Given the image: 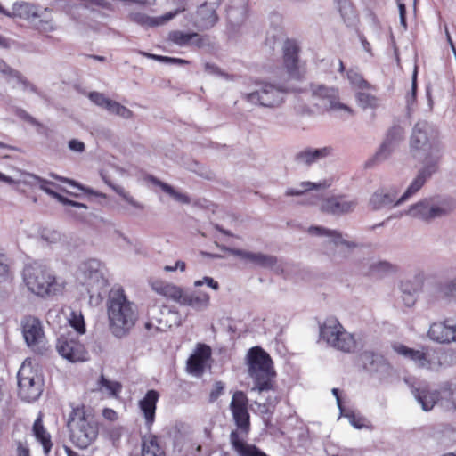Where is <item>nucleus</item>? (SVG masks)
<instances>
[{"label":"nucleus","instance_id":"27","mask_svg":"<svg viewBox=\"0 0 456 456\" xmlns=\"http://www.w3.org/2000/svg\"><path fill=\"white\" fill-rule=\"evenodd\" d=\"M429 126L426 122H418L412 131L411 137V151L431 150L434 145L429 143Z\"/></svg>","mask_w":456,"mask_h":456},{"label":"nucleus","instance_id":"40","mask_svg":"<svg viewBox=\"0 0 456 456\" xmlns=\"http://www.w3.org/2000/svg\"><path fill=\"white\" fill-rule=\"evenodd\" d=\"M330 184H328L326 183H311V182H304V183H301L302 189L297 190V189L289 188V189L287 190L286 195L287 196H298V195L303 194L305 191H311V190H314V189H318V188H321V187L326 188Z\"/></svg>","mask_w":456,"mask_h":456},{"label":"nucleus","instance_id":"21","mask_svg":"<svg viewBox=\"0 0 456 456\" xmlns=\"http://www.w3.org/2000/svg\"><path fill=\"white\" fill-rule=\"evenodd\" d=\"M403 128L399 126H393L387 134V137L381 144L372 159L366 163L367 167H371L376 162L386 159L392 152L394 143L403 138Z\"/></svg>","mask_w":456,"mask_h":456},{"label":"nucleus","instance_id":"44","mask_svg":"<svg viewBox=\"0 0 456 456\" xmlns=\"http://www.w3.org/2000/svg\"><path fill=\"white\" fill-rule=\"evenodd\" d=\"M88 97L94 104L104 109H106L107 105H109V102L111 100L99 92H91Z\"/></svg>","mask_w":456,"mask_h":456},{"label":"nucleus","instance_id":"62","mask_svg":"<svg viewBox=\"0 0 456 456\" xmlns=\"http://www.w3.org/2000/svg\"><path fill=\"white\" fill-rule=\"evenodd\" d=\"M416 89H417V84H416V75H415L414 77H413L412 88H411V98H412V100H415Z\"/></svg>","mask_w":456,"mask_h":456},{"label":"nucleus","instance_id":"57","mask_svg":"<svg viewBox=\"0 0 456 456\" xmlns=\"http://www.w3.org/2000/svg\"><path fill=\"white\" fill-rule=\"evenodd\" d=\"M374 268L378 272H388V271H391L394 269L393 266L389 263H387V262H381V263L378 264L377 265H375Z\"/></svg>","mask_w":456,"mask_h":456},{"label":"nucleus","instance_id":"55","mask_svg":"<svg viewBox=\"0 0 456 456\" xmlns=\"http://www.w3.org/2000/svg\"><path fill=\"white\" fill-rule=\"evenodd\" d=\"M119 107H121V104L119 102L110 100L109 105H107L106 107V110L110 113L118 115Z\"/></svg>","mask_w":456,"mask_h":456},{"label":"nucleus","instance_id":"45","mask_svg":"<svg viewBox=\"0 0 456 456\" xmlns=\"http://www.w3.org/2000/svg\"><path fill=\"white\" fill-rule=\"evenodd\" d=\"M224 384L222 381H216L213 385V388L209 393V402H216L221 395L224 394Z\"/></svg>","mask_w":456,"mask_h":456},{"label":"nucleus","instance_id":"63","mask_svg":"<svg viewBox=\"0 0 456 456\" xmlns=\"http://www.w3.org/2000/svg\"><path fill=\"white\" fill-rule=\"evenodd\" d=\"M8 40L0 35V46L2 47H8Z\"/></svg>","mask_w":456,"mask_h":456},{"label":"nucleus","instance_id":"54","mask_svg":"<svg viewBox=\"0 0 456 456\" xmlns=\"http://www.w3.org/2000/svg\"><path fill=\"white\" fill-rule=\"evenodd\" d=\"M186 268V265L183 261H177L174 266L171 265H166L164 267V270L166 272H174L177 269H180L182 272L184 271Z\"/></svg>","mask_w":456,"mask_h":456},{"label":"nucleus","instance_id":"34","mask_svg":"<svg viewBox=\"0 0 456 456\" xmlns=\"http://www.w3.org/2000/svg\"><path fill=\"white\" fill-rule=\"evenodd\" d=\"M98 388L100 391L105 390L109 397L119 398L123 387L120 382L110 380L102 374L98 380Z\"/></svg>","mask_w":456,"mask_h":456},{"label":"nucleus","instance_id":"1","mask_svg":"<svg viewBox=\"0 0 456 456\" xmlns=\"http://www.w3.org/2000/svg\"><path fill=\"white\" fill-rule=\"evenodd\" d=\"M67 428L73 444L86 449L98 437L99 424L93 411L85 404H72L67 419Z\"/></svg>","mask_w":456,"mask_h":456},{"label":"nucleus","instance_id":"12","mask_svg":"<svg viewBox=\"0 0 456 456\" xmlns=\"http://www.w3.org/2000/svg\"><path fill=\"white\" fill-rule=\"evenodd\" d=\"M200 4L191 16V22L200 30L208 29L218 20L216 9L222 0H199Z\"/></svg>","mask_w":456,"mask_h":456},{"label":"nucleus","instance_id":"31","mask_svg":"<svg viewBox=\"0 0 456 456\" xmlns=\"http://www.w3.org/2000/svg\"><path fill=\"white\" fill-rule=\"evenodd\" d=\"M331 152L330 147H324L321 149H306L298 152L296 155V160L299 163L311 165L320 159L325 158Z\"/></svg>","mask_w":456,"mask_h":456},{"label":"nucleus","instance_id":"25","mask_svg":"<svg viewBox=\"0 0 456 456\" xmlns=\"http://www.w3.org/2000/svg\"><path fill=\"white\" fill-rule=\"evenodd\" d=\"M232 254L245 261L263 268H273L277 264V258L273 256L260 252H250L243 249H233Z\"/></svg>","mask_w":456,"mask_h":456},{"label":"nucleus","instance_id":"38","mask_svg":"<svg viewBox=\"0 0 456 456\" xmlns=\"http://www.w3.org/2000/svg\"><path fill=\"white\" fill-rule=\"evenodd\" d=\"M355 98L362 109H376L379 106V99L370 93L358 92Z\"/></svg>","mask_w":456,"mask_h":456},{"label":"nucleus","instance_id":"4","mask_svg":"<svg viewBox=\"0 0 456 456\" xmlns=\"http://www.w3.org/2000/svg\"><path fill=\"white\" fill-rule=\"evenodd\" d=\"M436 162L425 166L421 170H419L417 177L412 181L405 192L397 200L395 191H385L383 189L377 191L373 193L370 200V205L371 208L377 210L382 208H390L405 201L422 188L427 179L436 171Z\"/></svg>","mask_w":456,"mask_h":456},{"label":"nucleus","instance_id":"49","mask_svg":"<svg viewBox=\"0 0 456 456\" xmlns=\"http://www.w3.org/2000/svg\"><path fill=\"white\" fill-rule=\"evenodd\" d=\"M69 148L72 151L83 152L86 150V145L79 140L72 139L69 142Z\"/></svg>","mask_w":456,"mask_h":456},{"label":"nucleus","instance_id":"60","mask_svg":"<svg viewBox=\"0 0 456 456\" xmlns=\"http://www.w3.org/2000/svg\"><path fill=\"white\" fill-rule=\"evenodd\" d=\"M191 62L187 60L174 57L173 64L189 65Z\"/></svg>","mask_w":456,"mask_h":456},{"label":"nucleus","instance_id":"39","mask_svg":"<svg viewBox=\"0 0 456 456\" xmlns=\"http://www.w3.org/2000/svg\"><path fill=\"white\" fill-rule=\"evenodd\" d=\"M347 79L349 80L352 86L362 89V90H368L371 88L370 84L363 78V77L353 69H349L346 72Z\"/></svg>","mask_w":456,"mask_h":456},{"label":"nucleus","instance_id":"29","mask_svg":"<svg viewBox=\"0 0 456 456\" xmlns=\"http://www.w3.org/2000/svg\"><path fill=\"white\" fill-rule=\"evenodd\" d=\"M32 432L36 439L42 444L44 452L48 454L53 447L51 435L43 423V414L40 412L34 421Z\"/></svg>","mask_w":456,"mask_h":456},{"label":"nucleus","instance_id":"46","mask_svg":"<svg viewBox=\"0 0 456 456\" xmlns=\"http://www.w3.org/2000/svg\"><path fill=\"white\" fill-rule=\"evenodd\" d=\"M100 263L96 260H89L82 265L81 270L85 274L89 273V276H92L93 273H98Z\"/></svg>","mask_w":456,"mask_h":456},{"label":"nucleus","instance_id":"30","mask_svg":"<svg viewBox=\"0 0 456 456\" xmlns=\"http://www.w3.org/2000/svg\"><path fill=\"white\" fill-rule=\"evenodd\" d=\"M210 297L206 292H191L185 293L182 291L181 298L178 304L182 305L191 306L195 309L206 308L209 305Z\"/></svg>","mask_w":456,"mask_h":456},{"label":"nucleus","instance_id":"61","mask_svg":"<svg viewBox=\"0 0 456 456\" xmlns=\"http://www.w3.org/2000/svg\"><path fill=\"white\" fill-rule=\"evenodd\" d=\"M352 424L357 428H361L363 427L362 419L361 418H354L352 419Z\"/></svg>","mask_w":456,"mask_h":456},{"label":"nucleus","instance_id":"7","mask_svg":"<svg viewBox=\"0 0 456 456\" xmlns=\"http://www.w3.org/2000/svg\"><path fill=\"white\" fill-rule=\"evenodd\" d=\"M20 327L28 346L37 354H45L49 350L41 321L35 316L22 318Z\"/></svg>","mask_w":456,"mask_h":456},{"label":"nucleus","instance_id":"8","mask_svg":"<svg viewBox=\"0 0 456 456\" xmlns=\"http://www.w3.org/2000/svg\"><path fill=\"white\" fill-rule=\"evenodd\" d=\"M19 395L21 399L32 402L37 400L42 391V379L33 370L31 361L26 360L18 371Z\"/></svg>","mask_w":456,"mask_h":456},{"label":"nucleus","instance_id":"33","mask_svg":"<svg viewBox=\"0 0 456 456\" xmlns=\"http://www.w3.org/2000/svg\"><path fill=\"white\" fill-rule=\"evenodd\" d=\"M309 232L314 235H325L328 237H331L336 245L341 244L345 245L348 248H355L356 244L354 242H350L342 238V234L336 230H330L323 227L319 226H312L309 228Z\"/></svg>","mask_w":456,"mask_h":456},{"label":"nucleus","instance_id":"51","mask_svg":"<svg viewBox=\"0 0 456 456\" xmlns=\"http://www.w3.org/2000/svg\"><path fill=\"white\" fill-rule=\"evenodd\" d=\"M203 283H206L208 286H209L213 289H218V288H219L218 282L210 277H204L203 281H195V286H201Z\"/></svg>","mask_w":456,"mask_h":456},{"label":"nucleus","instance_id":"48","mask_svg":"<svg viewBox=\"0 0 456 456\" xmlns=\"http://www.w3.org/2000/svg\"><path fill=\"white\" fill-rule=\"evenodd\" d=\"M420 289V283L411 284L410 281H404L401 284V289L404 294L412 296Z\"/></svg>","mask_w":456,"mask_h":456},{"label":"nucleus","instance_id":"58","mask_svg":"<svg viewBox=\"0 0 456 456\" xmlns=\"http://www.w3.org/2000/svg\"><path fill=\"white\" fill-rule=\"evenodd\" d=\"M139 53L146 58L152 59V60L159 61V62H162V60H163V55L150 53H146L143 51H139Z\"/></svg>","mask_w":456,"mask_h":456},{"label":"nucleus","instance_id":"20","mask_svg":"<svg viewBox=\"0 0 456 456\" xmlns=\"http://www.w3.org/2000/svg\"><path fill=\"white\" fill-rule=\"evenodd\" d=\"M356 206V200H348L346 196L338 195L325 199L321 210L332 215H344L352 212Z\"/></svg>","mask_w":456,"mask_h":456},{"label":"nucleus","instance_id":"23","mask_svg":"<svg viewBox=\"0 0 456 456\" xmlns=\"http://www.w3.org/2000/svg\"><path fill=\"white\" fill-rule=\"evenodd\" d=\"M142 456H166L165 444L162 438L155 434H146L141 442Z\"/></svg>","mask_w":456,"mask_h":456},{"label":"nucleus","instance_id":"28","mask_svg":"<svg viewBox=\"0 0 456 456\" xmlns=\"http://www.w3.org/2000/svg\"><path fill=\"white\" fill-rule=\"evenodd\" d=\"M428 337L439 343H449L455 341L454 326L449 325L447 322H434L428 330Z\"/></svg>","mask_w":456,"mask_h":456},{"label":"nucleus","instance_id":"42","mask_svg":"<svg viewBox=\"0 0 456 456\" xmlns=\"http://www.w3.org/2000/svg\"><path fill=\"white\" fill-rule=\"evenodd\" d=\"M152 182L156 185L159 186L164 192H166V193L169 194L170 196L174 197L175 200H181V201H183V202H189V199H188L187 196L183 195V194L175 191V189L172 186H170L169 184L165 183H163V182H161V181H159V180H158L156 178H152Z\"/></svg>","mask_w":456,"mask_h":456},{"label":"nucleus","instance_id":"19","mask_svg":"<svg viewBox=\"0 0 456 456\" xmlns=\"http://www.w3.org/2000/svg\"><path fill=\"white\" fill-rule=\"evenodd\" d=\"M160 395L155 389L146 392L144 396L138 402L139 409L143 416L145 426L150 430L155 422L157 403Z\"/></svg>","mask_w":456,"mask_h":456},{"label":"nucleus","instance_id":"35","mask_svg":"<svg viewBox=\"0 0 456 456\" xmlns=\"http://www.w3.org/2000/svg\"><path fill=\"white\" fill-rule=\"evenodd\" d=\"M34 10L35 6L26 2L15 3L12 6L13 15L24 19L37 16Z\"/></svg>","mask_w":456,"mask_h":456},{"label":"nucleus","instance_id":"10","mask_svg":"<svg viewBox=\"0 0 456 456\" xmlns=\"http://www.w3.org/2000/svg\"><path fill=\"white\" fill-rule=\"evenodd\" d=\"M285 91L270 83H261L259 89L247 94L244 99L256 105L266 108L279 107L284 101Z\"/></svg>","mask_w":456,"mask_h":456},{"label":"nucleus","instance_id":"59","mask_svg":"<svg viewBox=\"0 0 456 456\" xmlns=\"http://www.w3.org/2000/svg\"><path fill=\"white\" fill-rule=\"evenodd\" d=\"M449 400L456 409V387L450 390Z\"/></svg>","mask_w":456,"mask_h":456},{"label":"nucleus","instance_id":"32","mask_svg":"<svg viewBox=\"0 0 456 456\" xmlns=\"http://www.w3.org/2000/svg\"><path fill=\"white\" fill-rule=\"evenodd\" d=\"M0 72L8 81H10V79H15L17 84L20 85L24 90L37 92V88L33 84L23 77L20 71L11 68L6 63L3 62L2 66H0Z\"/></svg>","mask_w":456,"mask_h":456},{"label":"nucleus","instance_id":"36","mask_svg":"<svg viewBox=\"0 0 456 456\" xmlns=\"http://www.w3.org/2000/svg\"><path fill=\"white\" fill-rule=\"evenodd\" d=\"M338 12L345 22L352 20L356 16L354 4L350 0H337Z\"/></svg>","mask_w":456,"mask_h":456},{"label":"nucleus","instance_id":"5","mask_svg":"<svg viewBox=\"0 0 456 456\" xmlns=\"http://www.w3.org/2000/svg\"><path fill=\"white\" fill-rule=\"evenodd\" d=\"M23 280L28 289L41 297L55 295L60 290L55 276L41 265L25 268Z\"/></svg>","mask_w":456,"mask_h":456},{"label":"nucleus","instance_id":"3","mask_svg":"<svg viewBox=\"0 0 456 456\" xmlns=\"http://www.w3.org/2000/svg\"><path fill=\"white\" fill-rule=\"evenodd\" d=\"M248 375L253 381L252 390L258 393L274 391L276 370L271 356L260 346L251 347L246 355Z\"/></svg>","mask_w":456,"mask_h":456},{"label":"nucleus","instance_id":"43","mask_svg":"<svg viewBox=\"0 0 456 456\" xmlns=\"http://www.w3.org/2000/svg\"><path fill=\"white\" fill-rule=\"evenodd\" d=\"M70 326L79 334L86 333V323L80 313L72 312L69 320Z\"/></svg>","mask_w":456,"mask_h":456},{"label":"nucleus","instance_id":"47","mask_svg":"<svg viewBox=\"0 0 456 456\" xmlns=\"http://www.w3.org/2000/svg\"><path fill=\"white\" fill-rule=\"evenodd\" d=\"M9 277V266L5 256L0 252V283L5 281Z\"/></svg>","mask_w":456,"mask_h":456},{"label":"nucleus","instance_id":"24","mask_svg":"<svg viewBox=\"0 0 456 456\" xmlns=\"http://www.w3.org/2000/svg\"><path fill=\"white\" fill-rule=\"evenodd\" d=\"M168 40L178 46H196L200 48L205 45V39L196 32H183L172 30L168 34Z\"/></svg>","mask_w":456,"mask_h":456},{"label":"nucleus","instance_id":"14","mask_svg":"<svg viewBox=\"0 0 456 456\" xmlns=\"http://www.w3.org/2000/svg\"><path fill=\"white\" fill-rule=\"evenodd\" d=\"M300 47L294 39H287L282 48V62L283 66L289 75L295 79H301L304 72L300 70L299 63Z\"/></svg>","mask_w":456,"mask_h":456},{"label":"nucleus","instance_id":"50","mask_svg":"<svg viewBox=\"0 0 456 456\" xmlns=\"http://www.w3.org/2000/svg\"><path fill=\"white\" fill-rule=\"evenodd\" d=\"M102 416L109 421H116L118 419L117 411L111 408H104L102 410Z\"/></svg>","mask_w":456,"mask_h":456},{"label":"nucleus","instance_id":"56","mask_svg":"<svg viewBox=\"0 0 456 456\" xmlns=\"http://www.w3.org/2000/svg\"><path fill=\"white\" fill-rule=\"evenodd\" d=\"M118 116H120L124 118H130L133 117V112L126 106L121 105V107H119Z\"/></svg>","mask_w":456,"mask_h":456},{"label":"nucleus","instance_id":"16","mask_svg":"<svg viewBox=\"0 0 456 456\" xmlns=\"http://www.w3.org/2000/svg\"><path fill=\"white\" fill-rule=\"evenodd\" d=\"M312 94L314 97L327 101L326 110H344L350 116L354 114V110L339 102L338 89L336 87H329L323 85H312Z\"/></svg>","mask_w":456,"mask_h":456},{"label":"nucleus","instance_id":"6","mask_svg":"<svg viewBox=\"0 0 456 456\" xmlns=\"http://www.w3.org/2000/svg\"><path fill=\"white\" fill-rule=\"evenodd\" d=\"M321 337L330 346L343 352H351L355 347V340L340 324L338 319L330 317L321 326Z\"/></svg>","mask_w":456,"mask_h":456},{"label":"nucleus","instance_id":"11","mask_svg":"<svg viewBox=\"0 0 456 456\" xmlns=\"http://www.w3.org/2000/svg\"><path fill=\"white\" fill-rule=\"evenodd\" d=\"M56 349L60 355L71 362L88 360V353L85 346L78 340L76 335L70 332L59 337Z\"/></svg>","mask_w":456,"mask_h":456},{"label":"nucleus","instance_id":"18","mask_svg":"<svg viewBox=\"0 0 456 456\" xmlns=\"http://www.w3.org/2000/svg\"><path fill=\"white\" fill-rule=\"evenodd\" d=\"M393 349L399 355L412 361L419 368L430 369L432 367L428 348L413 349L403 344L397 343L393 346Z\"/></svg>","mask_w":456,"mask_h":456},{"label":"nucleus","instance_id":"64","mask_svg":"<svg viewBox=\"0 0 456 456\" xmlns=\"http://www.w3.org/2000/svg\"><path fill=\"white\" fill-rule=\"evenodd\" d=\"M174 57L163 56L162 62L167 64H173Z\"/></svg>","mask_w":456,"mask_h":456},{"label":"nucleus","instance_id":"2","mask_svg":"<svg viewBox=\"0 0 456 456\" xmlns=\"http://www.w3.org/2000/svg\"><path fill=\"white\" fill-rule=\"evenodd\" d=\"M110 327L116 336L125 335L137 320V309L121 287L112 288L107 299Z\"/></svg>","mask_w":456,"mask_h":456},{"label":"nucleus","instance_id":"52","mask_svg":"<svg viewBox=\"0 0 456 456\" xmlns=\"http://www.w3.org/2000/svg\"><path fill=\"white\" fill-rule=\"evenodd\" d=\"M443 292L445 296L456 295V279L445 284L443 287Z\"/></svg>","mask_w":456,"mask_h":456},{"label":"nucleus","instance_id":"41","mask_svg":"<svg viewBox=\"0 0 456 456\" xmlns=\"http://www.w3.org/2000/svg\"><path fill=\"white\" fill-rule=\"evenodd\" d=\"M110 187L132 207L138 209H143V205L136 201L122 186L110 184Z\"/></svg>","mask_w":456,"mask_h":456},{"label":"nucleus","instance_id":"17","mask_svg":"<svg viewBox=\"0 0 456 456\" xmlns=\"http://www.w3.org/2000/svg\"><path fill=\"white\" fill-rule=\"evenodd\" d=\"M212 356L211 347L203 343H198L193 353L187 360V371L194 376H202Z\"/></svg>","mask_w":456,"mask_h":456},{"label":"nucleus","instance_id":"22","mask_svg":"<svg viewBox=\"0 0 456 456\" xmlns=\"http://www.w3.org/2000/svg\"><path fill=\"white\" fill-rule=\"evenodd\" d=\"M189 0H176V8L174 11L166 12L159 17L142 16L139 22L147 27H158L166 24L179 13L183 12L187 9Z\"/></svg>","mask_w":456,"mask_h":456},{"label":"nucleus","instance_id":"37","mask_svg":"<svg viewBox=\"0 0 456 456\" xmlns=\"http://www.w3.org/2000/svg\"><path fill=\"white\" fill-rule=\"evenodd\" d=\"M361 361L365 369L376 370L378 365L383 362V357L372 352L365 351L361 354Z\"/></svg>","mask_w":456,"mask_h":456},{"label":"nucleus","instance_id":"53","mask_svg":"<svg viewBox=\"0 0 456 456\" xmlns=\"http://www.w3.org/2000/svg\"><path fill=\"white\" fill-rule=\"evenodd\" d=\"M17 456H30L29 448L22 442H17Z\"/></svg>","mask_w":456,"mask_h":456},{"label":"nucleus","instance_id":"15","mask_svg":"<svg viewBox=\"0 0 456 456\" xmlns=\"http://www.w3.org/2000/svg\"><path fill=\"white\" fill-rule=\"evenodd\" d=\"M405 382L424 411L433 409L440 398V394L437 390H431L426 382L418 381L411 378L405 379Z\"/></svg>","mask_w":456,"mask_h":456},{"label":"nucleus","instance_id":"9","mask_svg":"<svg viewBox=\"0 0 456 456\" xmlns=\"http://www.w3.org/2000/svg\"><path fill=\"white\" fill-rule=\"evenodd\" d=\"M248 407L249 402L246 393L241 390L235 391L229 408L236 426L234 431L239 432V436H248L250 432L251 423Z\"/></svg>","mask_w":456,"mask_h":456},{"label":"nucleus","instance_id":"26","mask_svg":"<svg viewBox=\"0 0 456 456\" xmlns=\"http://www.w3.org/2000/svg\"><path fill=\"white\" fill-rule=\"evenodd\" d=\"M149 284L153 291L167 299L178 303L181 298L183 289L173 283L151 278L149 280Z\"/></svg>","mask_w":456,"mask_h":456},{"label":"nucleus","instance_id":"13","mask_svg":"<svg viewBox=\"0 0 456 456\" xmlns=\"http://www.w3.org/2000/svg\"><path fill=\"white\" fill-rule=\"evenodd\" d=\"M455 206L456 204L452 199H445L434 206H430L428 200H426L412 206L410 212L413 216L430 220L451 213Z\"/></svg>","mask_w":456,"mask_h":456}]
</instances>
